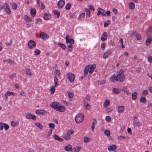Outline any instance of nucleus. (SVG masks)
Masks as SVG:
<instances>
[{
	"label": "nucleus",
	"instance_id": "obj_22",
	"mask_svg": "<svg viewBox=\"0 0 152 152\" xmlns=\"http://www.w3.org/2000/svg\"><path fill=\"white\" fill-rule=\"evenodd\" d=\"M24 19L26 22H29L32 20V19L28 15H26L24 17Z\"/></svg>",
	"mask_w": 152,
	"mask_h": 152
},
{
	"label": "nucleus",
	"instance_id": "obj_37",
	"mask_svg": "<svg viewBox=\"0 0 152 152\" xmlns=\"http://www.w3.org/2000/svg\"><path fill=\"white\" fill-rule=\"evenodd\" d=\"M35 125L39 129H42L43 128L42 125L39 123H35Z\"/></svg>",
	"mask_w": 152,
	"mask_h": 152
},
{
	"label": "nucleus",
	"instance_id": "obj_35",
	"mask_svg": "<svg viewBox=\"0 0 152 152\" xmlns=\"http://www.w3.org/2000/svg\"><path fill=\"white\" fill-rule=\"evenodd\" d=\"M104 134L105 135L107 136H109L110 135V132L109 130L106 129L104 130Z\"/></svg>",
	"mask_w": 152,
	"mask_h": 152
},
{
	"label": "nucleus",
	"instance_id": "obj_4",
	"mask_svg": "<svg viewBox=\"0 0 152 152\" xmlns=\"http://www.w3.org/2000/svg\"><path fill=\"white\" fill-rule=\"evenodd\" d=\"M26 117L28 119H32L34 120L36 119V116L35 115H32L30 113H27L26 115Z\"/></svg>",
	"mask_w": 152,
	"mask_h": 152
},
{
	"label": "nucleus",
	"instance_id": "obj_16",
	"mask_svg": "<svg viewBox=\"0 0 152 152\" xmlns=\"http://www.w3.org/2000/svg\"><path fill=\"white\" fill-rule=\"evenodd\" d=\"M131 36L132 37L136 36L137 39L138 40H140L141 39L140 36V35L138 34L135 31H134L133 32Z\"/></svg>",
	"mask_w": 152,
	"mask_h": 152
},
{
	"label": "nucleus",
	"instance_id": "obj_48",
	"mask_svg": "<svg viewBox=\"0 0 152 152\" xmlns=\"http://www.w3.org/2000/svg\"><path fill=\"white\" fill-rule=\"evenodd\" d=\"M68 93L69 97L70 98H72L74 96V94L70 91H68L67 92Z\"/></svg>",
	"mask_w": 152,
	"mask_h": 152
},
{
	"label": "nucleus",
	"instance_id": "obj_23",
	"mask_svg": "<svg viewBox=\"0 0 152 152\" xmlns=\"http://www.w3.org/2000/svg\"><path fill=\"white\" fill-rule=\"evenodd\" d=\"M64 149L66 151H70L72 150V146L70 144H69L65 147Z\"/></svg>",
	"mask_w": 152,
	"mask_h": 152
},
{
	"label": "nucleus",
	"instance_id": "obj_34",
	"mask_svg": "<svg viewBox=\"0 0 152 152\" xmlns=\"http://www.w3.org/2000/svg\"><path fill=\"white\" fill-rule=\"evenodd\" d=\"M12 8L14 10H16L17 8V4L14 3H12L11 4Z\"/></svg>",
	"mask_w": 152,
	"mask_h": 152
},
{
	"label": "nucleus",
	"instance_id": "obj_32",
	"mask_svg": "<svg viewBox=\"0 0 152 152\" xmlns=\"http://www.w3.org/2000/svg\"><path fill=\"white\" fill-rule=\"evenodd\" d=\"M113 92L115 94H117L121 92V90L119 89L114 88L113 90Z\"/></svg>",
	"mask_w": 152,
	"mask_h": 152
},
{
	"label": "nucleus",
	"instance_id": "obj_6",
	"mask_svg": "<svg viewBox=\"0 0 152 152\" xmlns=\"http://www.w3.org/2000/svg\"><path fill=\"white\" fill-rule=\"evenodd\" d=\"M68 79H69L71 82L72 83L74 80L75 76L72 73H69L68 74Z\"/></svg>",
	"mask_w": 152,
	"mask_h": 152
},
{
	"label": "nucleus",
	"instance_id": "obj_44",
	"mask_svg": "<svg viewBox=\"0 0 152 152\" xmlns=\"http://www.w3.org/2000/svg\"><path fill=\"white\" fill-rule=\"evenodd\" d=\"M35 54L36 55H38L40 54V50L36 49L34 51Z\"/></svg>",
	"mask_w": 152,
	"mask_h": 152
},
{
	"label": "nucleus",
	"instance_id": "obj_31",
	"mask_svg": "<svg viewBox=\"0 0 152 152\" xmlns=\"http://www.w3.org/2000/svg\"><path fill=\"white\" fill-rule=\"evenodd\" d=\"M129 6L130 9L131 10H133L135 8V5L133 3L131 2L129 3Z\"/></svg>",
	"mask_w": 152,
	"mask_h": 152
},
{
	"label": "nucleus",
	"instance_id": "obj_49",
	"mask_svg": "<svg viewBox=\"0 0 152 152\" xmlns=\"http://www.w3.org/2000/svg\"><path fill=\"white\" fill-rule=\"evenodd\" d=\"M126 95H128L129 94V91L127 90L126 87H124L123 89Z\"/></svg>",
	"mask_w": 152,
	"mask_h": 152
},
{
	"label": "nucleus",
	"instance_id": "obj_36",
	"mask_svg": "<svg viewBox=\"0 0 152 152\" xmlns=\"http://www.w3.org/2000/svg\"><path fill=\"white\" fill-rule=\"evenodd\" d=\"M58 45L61 47L62 49L64 50L66 49V47L65 45L61 44L60 43H58Z\"/></svg>",
	"mask_w": 152,
	"mask_h": 152
},
{
	"label": "nucleus",
	"instance_id": "obj_12",
	"mask_svg": "<svg viewBox=\"0 0 152 152\" xmlns=\"http://www.w3.org/2000/svg\"><path fill=\"white\" fill-rule=\"evenodd\" d=\"M51 15L50 14H48L45 13L44 14L43 18L45 20H48L51 18Z\"/></svg>",
	"mask_w": 152,
	"mask_h": 152
},
{
	"label": "nucleus",
	"instance_id": "obj_52",
	"mask_svg": "<svg viewBox=\"0 0 152 152\" xmlns=\"http://www.w3.org/2000/svg\"><path fill=\"white\" fill-rule=\"evenodd\" d=\"M71 4L69 3L67 4L66 6V9L67 10H69L70 9Z\"/></svg>",
	"mask_w": 152,
	"mask_h": 152
},
{
	"label": "nucleus",
	"instance_id": "obj_27",
	"mask_svg": "<svg viewBox=\"0 0 152 152\" xmlns=\"http://www.w3.org/2000/svg\"><path fill=\"white\" fill-rule=\"evenodd\" d=\"M30 12L32 16L34 17L36 14V10L34 8H31V9Z\"/></svg>",
	"mask_w": 152,
	"mask_h": 152
},
{
	"label": "nucleus",
	"instance_id": "obj_5",
	"mask_svg": "<svg viewBox=\"0 0 152 152\" xmlns=\"http://www.w3.org/2000/svg\"><path fill=\"white\" fill-rule=\"evenodd\" d=\"M100 14H102L104 16H105L106 15L104 10L101 8H98V13L97 15L98 16H99Z\"/></svg>",
	"mask_w": 152,
	"mask_h": 152
},
{
	"label": "nucleus",
	"instance_id": "obj_45",
	"mask_svg": "<svg viewBox=\"0 0 152 152\" xmlns=\"http://www.w3.org/2000/svg\"><path fill=\"white\" fill-rule=\"evenodd\" d=\"M18 123L17 122H15L12 121L11 122V125L12 126H17Z\"/></svg>",
	"mask_w": 152,
	"mask_h": 152
},
{
	"label": "nucleus",
	"instance_id": "obj_42",
	"mask_svg": "<svg viewBox=\"0 0 152 152\" xmlns=\"http://www.w3.org/2000/svg\"><path fill=\"white\" fill-rule=\"evenodd\" d=\"M4 127L5 130H7L9 128V125L5 123H3Z\"/></svg>",
	"mask_w": 152,
	"mask_h": 152
},
{
	"label": "nucleus",
	"instance_id": "obj_59",
	"mask_svg": "<svg viewBox=\"0 0 152 152\" xmlns=\"http://www.w3.org/2000/svg\"><path fill=\"white\" fill-rule=\"evenodd\" d=\"M74 133V131L72 130H69L67 132V133L70 135V134H72Z\"/></svg>",
	"mask_w": 152,
	"mask_h": 152
},
{
	"label": "nucleus",
	"instance_id": "obj_41",
	"mask_svg": "<svg viewBox=\"0 0 152 152\" xmlns=\"http://www.w3.org/2000/svg\"><path fill=\"white\" fill-rule=\"evenodd\" d=\"M152 32V27H150L148 29L147 31V34L148 35H149L150 33Z\"/></svg>",
	"mask_w": 152,
	"mask_h": 152
},
{
	"label": "nucleus",
	"instance_id": "obj_29",
	"mask_svg": "<svg viewBox=\"0 0 152 152\" xmlns=\"http://www.w3.org/2000/svg\"><path fill=\"white\" fill-rule=\"evenodd\" d=\"M137 93L136 92H133L132 95V99L135 100L137 98Z\"/></svg>",
	"mask_w": 152,
	"mask_h": 152
},
{
	"label": "nucleus",
	"instance_id": "obj_20",
	"mask_svg": "<svg viewBox=\"0 0 152 152\" xmlns=\"http://www.w3.org/2000/svg\"><path fill=\"white\" fill-rule=\"evenodd\" d=\"M110 80L111 81L114 83L115 82V81L118 82L117 77V76L113 75L110 78Z\"/></svg>",
	"mask_w": 152,
	"mask_h": 152
},
{
	"label": "nucleus",
	"instance_id": "obj_46",
	"mask_svg": "<svg viewBox=\"0 0 152 152\" xmlns=\"http://www.w3.org/2000/svg\"><path fill=\"white\" fill-rule=\"evenodd\" d=\"M146 100V98L145 97L141 96L140 99V102L142 103L144 102Z\"/></svg>",
	"mask_w": 152,
	"mask_h": 152
},
{
	"label": "nucleus",
	"instance_id": "obj_63",
	"mask_svg": "<svg viewBox=\"0 0 152 152\" xmlns=\"http://www.w3.org/2000/svg\"><path fill=\"white\" fill-rule=\"evenodd\" d=\"M126 138V137L124 136H119L118 137V139L119 140H121L122 139H125Z\"/></svg>",
	"mask_w": 152,
	"mask_h": 152
},
{
	"label": "nucleus",
	"instance_id": "obj_9",
	"mask_svg": "<svg viewBox=\"0 0 152 152\" xmlns=\"http://www.w3.org/2000/svg\"><path fill=\"white\" fill-rule=\"evenodd\" d=\"M107 38V34L106 32L103 33L101 37V39L102 41L106 40Z\"/></svg>",
	"mask_w": 152,
	"mask_h": 152
},
{
	"label": "nucleus",
	"instance_id": "obj_55",
	"mask_svg": "<svg viewBox=\"0 0 152 152\" xmlns=\"http://www.w3.org/2000/svg\"><path fill=\"white\" fill-rule=\"evenodd\" d=\"M55 125L52 123H50L49 124V126L50 128H52V129L54 128Z\"/></svg>",
	"mask_w": 152,
	"mask_h": 152
},
{
	"label": "nucleus",
	"instance_id": "obj_1",
	"mask_svg": "<svg viewBox=\"0 0 152 152\" xmlns=\"http://www.w3.org/2000/svg\"><path fill=\"white\" fill-rule=\"evenodd\" d=\"M84 118V115L83 114L79 113L75 116V120L77 123H79L83 121Z\"/></svg>",
	"mask_w": 152,
	"mask_h": 152
},
{
	"label": "nucleus",
	"instance_id": "obj_11",
	"mask_svg": "<svg viewBox=\"0 0 152 152\" xmlns=\"http://www.w3.org/2000/svg\"><path fill=\"white\" fill-rule=\"evenodd\" d=\"M118 81L123 83L124 81L125 78V76H117Z\"/></svg>",
	"mask_w": 152,
	"mask_h": 152
},
{
	"label": "nucleus",
	"instance_id": "obj_62",
	"mask_svg": "<svg viewBox=\"0 0 152 152\" xmlns=\"http://www.w3.org/2000/svg\"><path fill=\"white\" fill-rule=\"evenodd\" d=\"M11 95V92L9 91H7L5 93L4 95H7V96H10Z\"/></svg>",
	"mask_w": 152,
	"mask_h": 152
},
{
	"label": "nucleus",
	"instance_id": "obj_61",
	"mask_svg": "<svg viewBox=\"0 0 152 152\" xmlns=\"http://www.w3.org/2000/svg\"><path fill=\"white\" fill-rule=\"evenodd\" d=\"M50 91L51 94H53L55 92V88L53 87H52L50 89Z\"/></svg>",
	"mask_w": 152,
	"mask_h": 152
},
{
	"label": "nucleus",
	"instance_id": "obj_38",
	"mask_svg": "<svg viewBox=\"0 0 152 152\" xmlns=\"http://www.w3.org/2000/svg\"><path fill=\"white\" fill-rule=\"evenodd\" d=\"M72 45L69 44L67 46V51L71 52L72 50Z\"/></svg>",
	"mask_w": 152,
	"mask_h": 152
},
{
	"label": "nucleus",
	"instance_id": "obj_64",
	"mask_svg": "<svg viewBox=\"0 0 152 152\" xmlns=\"http://www.w3.org/2000/svg\"><path fill=\"white\" fill-rule=\"evenodd\" d=\"M112 11L115 14H116L117 13V10L116 9L113 8L112 9Z\"/></svg>",
	"mask_w": 152,
	"mask_h": 152
},
{
	"label": "nucleus",
	"instance_id": "obj_28",
	"mask_svg": "<svg viewBox=\"0 0 152 152\" xmlns=\"http://www.w3.org/2000/svg\"><path fill=\"white\" fill-rule=\"evenodd\" d=\"M152 41V39L151 38H147L146 39L145 44L146 46L149 45L151 43Z\"/></svg>",
	"mask_w": 152,
	"mask_h": 152
},
{
	"label": "nucleus",
	"instance_id": "obj_3",
	"mask_svg": "<svg viewBox=\"0 0 152 152\" xmlns=\"http://www.w3.org/2000/svg\"><path fill=\"white\" fill-rule=\"evenodd\" d=\"M28 47L31 49L33 48L34 47L36 46V44L35 42L33 40H30L28 42Z\"/></svg>",
	"mask_w": 152,
	"mask_h": 152
},
{
	"label": "nucleus",
	"instance_id": "obj_10",
	"mask_svg": "<svg viewBox=\"0 0 152 152\" xmlns=\"http://www.w3.org/2000/svg\"><path fill=\"white\" fill-rule=\"evenodd\" d=\"M36 113L38 115H45L47 113V112L45 110H38L36 111Z\"/></svg>",
	"mask_w": 152,
	"mask_h": 152
},
{
	"label": "nucleus",
	"instance_id": "obj_14",
	"mask_svg": "<svg viewBox=\"0 0 152 152\" xmlns=\"http://www.w3.org/2000/svg\"><path fill=\"white\" fill-rule=\"evenodd\" d=\"M111 53L110 50H107L104 54L103 58L104 59L107 58L108 56L110 55Z\"/></svg>",
	"mask_w": 152,
	"mask_h": 152
},
{
	"label": "nucleus",
	"instance_id": "obj_50",
	"mask_svg": "<svg viewBox=\"0 0 152 152\" xmlns=\"http://www.w3.org/2000/svg\"><path fill=\"white\" fill-rule=\"evenodd\" d=\"M36 23L38 24H42V20L40 18H38L36 19Z\"/></svg>",
	"mask_w": 152,
	"mask_h": 152
},
{
	"label": "nucleus",
	"instance_id": "obj_39",
	"mask_svg": "<svg viewBox=\"0 0 152 152\" xmlns=\"http://www.w3.org/2000/svg\"><path fill=\"white\" fill-rule=\"evenodd\" d=\"M110 104V101L107 99L105 100V103H104V107H106L109 105Z\"/></svg>",
	"mask_w": 152,
	"mask_h": 152
},
{
	"label": "nucleus",
	"instance_id": "obj_58",
	"mask_svg": "<svg viewBox=\"0 0 152 152\" xmlns=\"http://www.w3.org/2000/svg\"><path fill=\"white\" fill-rule=\"evenodd\" d=\"M105 119L107 121L109 122L110 121L111 119V118L109 116H106Z\"/></svg>",
	"mask_w": 152,
	"mask_h": 152
},
{
	"label": "nucleus",
	"instance_id": "obj_15",
	"mask_svg": "<svg viewBox=\"0 0 152 152\" xmlns=\"http://www.w3.org/2000/svg\"><path fill=\"white\" fill-rule=\"evenodd\" d=\"M65 4L64 1L63 0H60L58 3V6L59 7V8L62 7Z\"/></svg>",
	"mask_w": 152,
	"mask_h": 152
},
{
	"label": "nucleus",
	"instance_id": "obj_8",
	"mask_svg": "<svg viewBox=\"0 0 152 152\" xmlns=\"http://www.w3.org/2000/svg\"><path fill=\"white\" fill-rule=\"evenodd\" d=\"M49 36L44 32H42L40 34V38L44 40H46L49 38Z\"/></svg>",
	"mask_w": 152,
	"mask_h": 152
},
{
	"label": "nucleus",
	"instance_id": "obj_51",
	"mask_svg": "<svg viewBox=\"0 0 152 152\" xmlns=\"http://www.w3.org/2000/svg\"><path fill=\"white\" fill-rule=\"evenodd\" d=\"M90 140V139L86 137H84V142H88Z\"/></svg>",
	"mask_w": 152,
	"mask_h": 152
},
{
	"label": "nucleus",
	"instance_id": "obj_7",
	"mask_svg": "<svg viewBox=\"0 0 152 152\" xmlns=\"http://www.w3.org/2000/svg\"><path fill=\"white\" fill-rule=\"evenodd\" d=\"M65 39L66 40V43H69L70 45H72L74 42V40L72 39L69 38L68 35L66 36Z\"/></svg>",
	"mask_w": 152,
	"mask_h": 152
},
{
	"label": "nucleus",
	"instance_id": "obj_17",
	"mask_svg": "<svg viewBox=\"0 0 152 152\" xmlns=\"http://www.w3.org/2000/svg\"><path fill=\"white\" fill-rule=\"evenodd\" d=\"M96 65L95 64H93L91 65L90 67V70L89 72L90 74L94 72V70L96 68Z\"/></svg>",
	"mask_w": 152,
	"mask_h": 152
},
{
	"label": "nucleus",
	"instance_id": "obj_54",
	"mask_svg": "<svg viewBox=\"0 0 152 152\" xmlns=\"http://www.w3.org/2000/svg\"><path fill=\"white\" fill-rule=\"evenodd\" d=\"M64 138L66 140H69L70 138V135L68 134L67 133L65 135Z\"/></svg>",
	"mask_w": 152,
	"mask_h": 152
},
{
	"label": "nucleus",
	"instance_id": "obj_57",
	"mask_svg": "<svg viewBox=\"0 0 152 152\" xmlns=\"http://www.w3.org/2000/svg\"><path fill=\"white\" fill-rule=\"evenodd\" d=\"M4 61L5 62H6L7 63H13V62L12 61V60L9 59V60H4Z\"/></svg>",
	"mask_w": 152,
	"mask_h": 152
},
{
	"label": "nucleus",
	"instance_id": "obj_2",
	"mask_svg": "<svg viewBox=\"0 0 152 152\" xmlns=\"http://www.w3.org/2000/svg\"><path fill=\"white\" fill-rule=\"evenodd\" d=\"M4 10L9 15H10L11 13L10 9L9 8V6L6 3L4 4Z\"/></svg>",
	"mask_w": 152,
	"mask_h": 152
},
{
	"label": "nucleus",
	"instance_id": "obj_30",
	"mask_svg": "<svg viewBox=\"0 0 152 152\" xmlns=\"http://www.w3.org/2000/svg\"><path fill=\"white\" fill-rule=\"evenodd\" d=\"M118 110L119 113H121L123 112L124 110V107L123 106H119L118 107Z\"/></svg>",
	"mask_w": 152,
	"mask_h": 152
},
{
	"label": "nucleus",
	"instance_id": "obj_40",
	"mask_svg": "<svg viewBox=\"0 0 152 152\" xmlns=\"http://www.w3.org/2000/svg\"><path fill=\"white\" fill-rule=\"evenodd\" d=\"M106 83V81L104 80H102L98 81L97 83L100 85H102Z\"/></svg>",
	"mask_w": 152,
	"mask_h": 152
},
{
	"label": "nucleus",
	"instance_id": "obj_56",
	"mask_svg": "<svg viewBox=\"0 0 152 152\" xmlns=\"http://www.w3.org/2000/svg\"><path fill=\"white\" fill-rule=\"evenodd\" d=\"M4 124L2 122L0 123V130H2L3 129Z\"/></svg>",
	"mask_w": 152,
	"mask_h": 152
},
{
	"label": "nucleus",
	"instance_id": "obj_24",
	"mask_svg": "<svg viewBox=\"0 0 152 152\" xmlns=\"http://www.w3.org/2000/svg\"><path fill=\"white\" fill-rule=\"evenodd\" d=\"M83 104L86 107V110H89L91 108V106L88 103V102H86V101H84L83 102Z\"/></svg>",
	"mask_w": 152,
	"mask_h": 152
},
{
	"label": "nucleus",
	"instance_id": "obj_33",
	"mask_svg": "<svg viewBox=\"0 0 152 152\" xmlns=\"http://www.w3.org/2000/svg\"><path fill=\"white\" fill-rule=\"evenodd\" d=\"M97 122V121L95 120H94L93 122H92L91 127V129L92 131H94L95 127V125L96 124Z\"/></svg>",
	"mask_w": 152,
	"mask_h": 152
},
{
	"label": "nucleus",
	"instance_id": "obj_13",
	"mask_svg": "<svg viewBox=\"0 0 152 152\" xmlns=\"http://www.w3.org/2000/svg\"><path fill=\"white\" fill-rule=\"evenodd\" d=\"M50 106L53 109L57 111V102H52L50 104Z\"/></svg>",
	"mask_w": 152,
	"mask_h": 152
},
{
	"label": "nucleus",
	"instance_id": "obj_43",
	"mask_svg": "<svg viewBox=\"0 0 152 152\" xmlns=\"http://www.w3.org/2000/svg\"><path fill=\"white\" fill-rule=\"evenodd\" d=\"M80 147H76L75 148H73V149H74V152H79L80 149Z\"/></svg>",
	"mask_w": 152,
	"mask_h": 152
},
{
	"label": "nucleus",
	"instance_id": "obj_53",
	"mask_svg": "<svg viewBox=\"0 0 152 152\" xmlns=\"http://www.w3.org/2000/svg\"><path fill=\"white\" fill-rule=\"evenodd\" d=\"M148 60L149 63L152 64V56H149L148 59Z\"/></svg>",
	"mask_w": 152,
	"mask_h": 152
},
{
	"label": "nucleus",
	"instance_id": "obj_47",
	"mask_svg": "<svg viewBox=\"0 0 152 152\" xmlns=\"http://www.w3.org/2000/svg\"><path fill=\"white\" fill-rule=\"evenodd\" d=\"M135 126L139 127L141 126V124L139 121H136L134 124Z\"/></svg>",
	"mask_w": 152,
	"mask_h": 152
},
{
	"label": "nucleus",
	"instance_id": "obj_19",
	"mask_svg": "<svg viewBox=\"0 0 152 152\" xmlns=\"http://www.w3.org/2000/svg\"><path fill=\"white\" fill-rule=\"evenodd\" d=\"M116 149V146L115 145H112L108 147V149L109 151H113Z\"/></svg>",
	"mask_w": 152,
	"mask_h": 152
},
{
	"label": "nucleus",
	"instance_id": "obj_18",
	"mask_svg": "<svg viewBox=\"0 0 152 152\" xmlns=\"http://www.w3.org/2000/svg\"><path fill=\"white\" fill-rule=\"evenodd\" d=\"M124 72V70L123 69H121L117 72L116 73L117 76H124L123 73Z\"/></svg>",
	"mask_w": 152,
	"mask_h": 152
},
{
	"label": "nucleus",
	"instance_id": "obj_60",
	"mask_svg": "<svg viewBox=\"0 0 152 152\" xmlns=\"http://www.w3.org/2000/svg\"><path fill=\"white\" fill-rule=\"evenodd\" d=\"M106 44L105 43H102L101 44V47L102 48V50H103L105 47Z\"/></svg>",
	"mask_w": 152,
	"mask_h": 152
},
{
	"label": "nucleus",
	"instance_id": "obj_26",
	"mask_svg": "<svg viewBox=\"0 0 152 152\" xmlns=\"http://www.w3.org/2000/svg\"><path fill=\"white\" fill-rule=\"evenodd\" d=\"M26 74L28 75L31 76L32 75L31 73V70L29 68H27L26 69Z\"/></svg>",
	"mask_w": 152,
	"mask_h": 152
},
{
	"label": "nucleus",
	"instance_id": "obj_21",
	"mask_svg": "<svg viewBox=\"0 0 152 152\" xmlns=\"http://www.w3.org/2000/svg\"><path fill=\"white\" fill-rule=\"evenodd\" d=\"M66 110V108L65 107L63 106H58V111L63 112Z\"/></svg>",
	"mask_w": 152,
	"mask_h": 152
},
{
	"label": "nucleus",
	"instance_id": "obj_25",
	"mask_svg": "<svg viewBox=\"0 0 152 152\" xmlns=\"http://www.w3.org/2000/svg\"><path fill=\"white\" fill-rule=\"evenodd\" d=\"M89 68L90 66L89 65H87L86 66L84 70V75L85 76H86L87 74H88Z\"/></svg>",
	"mask_w": 152,
	"mask_h": 152
}]
</instances>
